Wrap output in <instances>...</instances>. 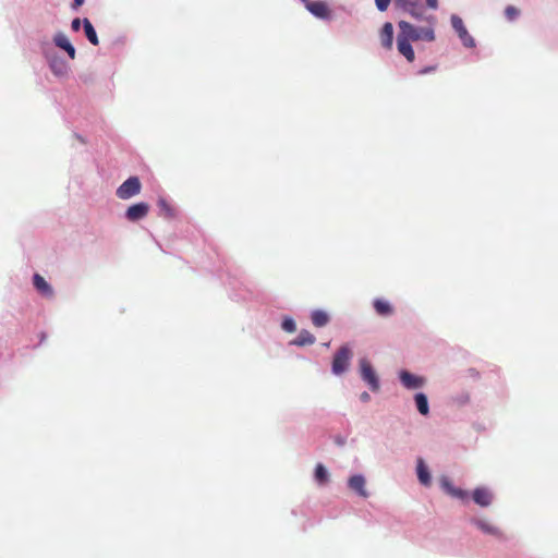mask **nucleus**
<instances>
[{"mask_svg":"<svg viewBox=\"0 0 558 558\" xmlns=\"http://www.w3.org/2000/svg\"><path fill=\"white\" fill-rule=\"evenodd\" d=\"M432 70H434V68H427V69H425V70H422V71H421V73H427V72H429V71H432Z\"/></svg>","mask_w":558,"mask_h":558,"instance_id":"obj_35","label":"nucleus"},{"mask_svg":"<svg viewBox=\"0 0 558 558\" xmlns=\"http://www.w3.org/2000/svg\"><path fill=\"white\" fill-rule=\"evenodd\" d=\"M426 4L430 9H437L438 8V0H425Z\"/></svg>","mask_w":558,"mask_h":558,"instance_id":"obj_31","label":"nucleus"},{"mask_svg":"<svg viewBox=\"0 0 558 558\" xmlns=\"http://www.w3.org/2000/svg\"><path fill=\"white\" fill-rule=\"evenodd\" d=\"M399 377L402 385L408 389L420 388L425 384V379L423 377L413 375L408 371H401Z\"/></svg>","mask_w":558,"mask_h":558,"instance_id":"obj_9","label":"nucleus"},{"mask_svg":"<svg viewBox=\"0 0 558 558\" xmlns=\"http://www.w3.org/2000/svg\"><path fill=\"white\" fill-rule=\"evenodd\" d=\"M519 14H520V11L513 5H508L505 9V15L509 21L515 20L519 16Z\"/></svg>","mask_w":558,"mask_h":558,"instance_id":"obj_27","label":"nucleus"},{"mask_svg":"<svg viewBox=\"0 0 558 558\" xmlns=\"http://www.w3.org/2000/svg\"><path fill=\"white\" fill-rule=\"evenodd\" d=\"M301 1H302L303 3H305V7H306V8H307V5H308L310 3H312V2H313V1H311V0H301Z\"/></svg>","mask_w":558,"mask_h":558,"instance_id":"obj_34","label":"nucleus"},{"mask_svg":"<svg viewBox=\"0 0 558 558\" xmlns=\"http://www.w3.org/2000/svg\"><path fill=\"white\" fill-rule=\"evenodd\" d=\"M373 306L379 316L386 317L393 314L392 305L384 299H376L373 303Z\"/></svg>","mask_w":558,"mask_h":558,"instance_id":"obj_18","label":"nucleus"},{"mask_svg":"<svg viewBox=\"0 0 558 558\" xmlns=\"http://www.w3.org/2000/svg\"><path fill=\"white\" fill-rule=\"evenodd\" d=\"M142 183L137 177H130L116 191L120 199H129L141 193Z\"/></svg>","mask_w":558,"mask_h":558,"instance_id":"obj_3","label":"nucleus"},{"mask_svg":"<svg viewBox=\"0 0 558 558\" xmlns=\"http://www.w3.org/2000/svg\"><path fill=\"white\" fill-rule=\"evenodd\" d=\"M417 477H418V481L421 482V484H423L424 486H429L430 485V474H429V471L427 469V466L425 465L423 459H418L417 460Z\"/></svg>","mask_w":558,"mask_h":558,"instance_id":"obj_19","label":"nucleus"},{"mask_svg":"<svg viewBox=\"0 0 558 558\" xmlns=\"http://www.w3.org/2000/svg\"><path fill=\"white\" fill-rule=\"evenodd\" d=\"M360 371L362 379L369 386L371 390L374 392L378 391L380 388L378 377L366 359L360 361Z\"/></svg>","mask_w":558,"mask_h":558,"instance_id":"obj_4","label":"nucleus"},{"mask_svg":"<svg viewBox=\"0 0 558 558\" xmlns=\"http://www.w3.org/2000/svg\"><path fill=\"white\" fill-rule=\"evenodd\" d=\"M352 355V351L348 345L340 347L332 360V373L336 375L343 374L350 365Z\"/></svg>","mask_w":558,"mask_h":558,"instance_id":"obj_2","label":"nucleus"},{"mask_svg":"<svg viewBox=\"0 0 558 558\" xmlns=\"http://www.w3.org/2000/svg\"><path fill=\"white\" fill-rule=\"evenodd\" d=\"M451 25L453 29L457 32L463 45L468 48H472L475 46L473 37L469 34L466 27L461 17L457 15L451 16Z\"/></svg>","mask_w":558,"mask_h":558,"instance_id":"obj_6","label":"nucleus"},{"mask_svg":"<svg viewBox=\"0 0 558 558\" xmlns=\"http://www.w3.org/2000/svg\"><path fill=\"white\" fill-rule=\"evenodd\" d=\"M312 323L316 327H324L329 322V316L326 312L316 310L311 315Z\"/></svg>","mask_w":558,"mask_h":558,"instance_id":"obj_21","label":"nucleus"},{"mask_svg":"<svg viewBox=\"0 0 558 558\" xmlns=\"http://www.w3.org/2000/svg\"><path fill=\"white\" fill-rule=\"evenodd\" d=\"M380 43L384 48L391 49L393 43V26L390 22L383 25L380 32Z\"/></svg>","mask_w":558,"mask_h":558,"instance_id":"obj_15","label":"nucleus"},{"mask_svg":"<svg viewBox=\"0 0 558 558\" xmlns=\"http://www.w3.org/2000/svg\"><path fill=\"white\" fill-rule=\"evenodd\" d=\"M84 32L90 44L97 46L99 44L96 31L88 19L83 20Z\"/></svg>","mask_w":558,"mask_h":558,"instance_id":"obj_22","label":"nucleus"},{"mask_svg":"<svg viewBox=\"0 0 558 558\" xmlns=\"http://www.w3.org/2000/svg\"><path fill=\"white\" fill-rule=\"evenodd\" d=\"M34 287L40 292L43 295L51 298L53 295V290L50 284L45 280L44 277L36 274L33 278Z\"/></svg>","mask_w":558,"mask_h":558,"instance_id":"obj_16","label":"nucleus"},{"mask_svg":"<svg viewBox=\"0 0 558 558\" xmlns=\"http://www.w3.org/2000/svg\"><path fill=\"white\" fill-rule=\"evenodd\" d=\"M49 66L52 73L57 76H63L68 73L66 64L57 58L49 59Z\"/></svg>","mask_w":558,"mask_h":558,"instance_id":"obj_20","label":"nucleus"},{"mask_svg":"<svg viewBox=\"0 0 558 558\" xmlns=\"http://www.w3.org/2000/svg\"><path fill=\"white\" fill-rule=\"evenodd\" d=\"M85 0H73L72 8L77 9L84 3Z\"/></svg>","mask_w":558,"mask_h":558,"instance_id":"obj_33","label":"nucleus"},{"mask_svg":"<svg viewBox=\"0 0 558 558\" xmlns=\"http://www.w3.org/2000/svg\"><path fill=\"white\" fill-rule=\"evenodd\" d=\"M473 500L481 507H487L492 504L493 495L484 487H478L473 492Z\"/></svg>","mask_w":558,"mask_h":558,"instance_id":"obj_14","label":"nucleus"},{"mask_svg":"<svg viewBox=\"0 0 558 558\" xmlns=\"http://www.w3.org/2000/svg\"><path fill=\"white\" fill-rule=\"evenodd\" d=\"M414 400L416 403L417 411L422 415H427L429 412L427 397L423 392H418L415 395Z\"/></svg>","mask_w":558,"mask_h":558,"instance_id":"obj_23","label":"nucleus"},{"mask_svg":"<svg viewBox=\"0 0 558 558\" xmlns=\"http://www.w3.org/2000/svg\"><path fill=\"white\" fill-rule=\"evenodd\" d=\"M281 327L287 332H294L296 330L295 323L290 317L283 319Z\"/></svg>","mask_w":558,"mask_h":558,"instance_id":"obj_28","label":"nucleus"},{"mask_svg":"<svg viewBox=\"0 0 558 558\" xmlns=\"http://www.w3.org/2000/svg\"><path fill=\"white\" fill-rule=\"evenodd\" d=\"M400 28V33L403 36H407L409 40H425V41H434L435 34L432 27H415L409 22L400 21L398 24Z\"/></svg>","mask_w":558,"mask_h":558,"instance_id":"obj_1","label":"nucleus"},{"mask_svg":"<svg viewBox=\"0 0 558 558\" xmlns=\"http://www.w3.org/2000/svg\"><path fill=\"white\" fill-rule=\"evenodd\" d=\"M149 211V205L141 202L130 206L125 211V218L129 221L135 222L147 216Z\"/></svg>","mask_w":558,"mask_h":558,"instance_id":"obj_7","label":"nucleus"},{"mask_svg":"<svg viewBox=\"0 0 558 558\" xmlns=\"http://www.w3.org/2000/svg\"><path fill=\"white\" fill-rule=\"evenodd\" d=\"M315 341H316L315 336L312 332H310L308 330L303 329L300 331L298 337L291 341V344L296 345V347H304V345H311V344L315 343Z\"/></svg>","mask_w":558,"mask_h":558,"instance_id":"obj_17","label":"nucleus"},{"mask_svg":"<svg viewBox=\"0 0 558 558\" xmlns=\"http://www.w3.org/2000/svg\"><path fill=\"white\" fill-rule=\"evenodd\" d=\"M440 486L448 495H450L453 498L461 500L468 498V493L461 488L454 487L451 481L446 476H442L440 478Z\"/></svg>","mask_w":558,"mask_h":558,"instance_id":"obj_10","label":"nucleus"},{"mask_svg":"<svg viewBox=\"0 0 558 558\" xmlns=\"http://www.w3.org/2000/svg\"><path fill=\"white\" fill-rule=\"evenodd\" d=\"M360 399H361V401H363V402H368V401H369V399H371V396H369V393H368V392L364 391V392H362V393H361Z\"/></svg>","mask_w":558,"mask_h":558,"instance_id":"obj_32","label":"nucleus"},{"mask_svg":"<svg viewBox=\"0 0 558 558\" xmlns=\"http://www.w3.org/2000/svg\"><path fill=\"white\" fill-rule=\"evenodd\" d=\"M349 487L359 494L363 498L368 497V493L365 488V478L363 475L356 474L349 478L348 482Z\"/></svg>","mask_w":558,"mask_h":558,"instance_id":"obj_13","label":"nucleus"},{"mask_svg":"<svg viewBox=\"0 0 558 558\" xmlns=\"http://www.w3.org/2000/svg\"><path fill=\"white\" fill-rule=\"evenodd\" d=\"M158 206L166 218H172L174 216L173 208L167 203L166 199L160 198L158 201Z\"/></svg>","mask_w":558,"mask_h":558,"instance_id":"obj_25","label":"nucleus"},{"mask_svg":"<svg viewBox=\"0 0 558 558\" xmlns=\"http://www.w3.org/2000/svg\"><path fill=\"white\" fill-rule=\"evenodd\" d=\"M306 9L316 17L324 20L330 19V9L326 2L315 1L310 3Z\"/></svg>","mask_w":558,"mask_h":558,"instance_id":"obj_12","label":"nucleus"},{"mask_svg":"<svg viewBox=\"0 0 558 558\" xmlns=\"http://www.w3.org/2000/svg\"><path fill=\"white\" fill-rule=\"evenodd\" d=\"M329 474L322 463H318L315 468V480L318 484L324 485L328 482Z\"/></svg>","mask_w":558,"mask_h":558,"instance_id":"obj_24","label":"nucleus"},{"mask_svg":"<svg viewBox=\"0 0 558 558\" xmlns=\"http://www.w3.org/2000/svg\"><path fill=\"white\" fill-rule=\"evenodd\" d=\"M395 5L404 12H408L416 20L423 17V7L421 0H395Z\"/></svg>","mask_w":558,"mask_h":558,"instance_id":"obj_5","label":"nucleus"},{"mask_svg":"<svg viewBox=\"0 0 558 558\" xmlns=\"http://www.w3.org/2000/svg\"><path fill=\"white\" fill-rule=\"evenodd\" d=\"M397 46H398L399 52L402 56H404L409 62L414 61L415 54H414L413 48L410 44V40H409V38H407V36H403L400 33L398 36V39H397Z\"/></svg>","mask_w":558,"mask_h":558,"instance_id":"obj_11","label":"nucleus"},{"mask_svg":"<svg viewBox=\"0 0 558 558\" xmlns=\"http://www.w3.org/2000/svg\"><path fill=\"white\" fill-rule=\"evenodd\" d=\"M477 526L485 533H488V534H493V535H497L499 533L498 529L488 524V523H485V522H477Z\"/></svg>","mask_w":558,"mask_h":558,"instance_id":"obj_26","label":"nucleus"},{"mask_svg":"<svg viewBox=\"0 0 558 558\" xmlns=\"http://www.w3.org/2000/svg\"><path fill=\"white\" fill-rule=\"evenodd\" d=\"M391 0H375V4L380 12L387 11Z\"/></svg>","mask_w":558,"mask_h":558,"instance_id":"obj_29","label":"nucleus"},{"mask_svg":"<svg viewBox=\"0 0 558 558\" xmlns=\"http://www.w3.org/2000/svg\"><path fill=\"white\" fill-rule=\"evenodd\" d=\"M53 44L58 48L64 50L71 60L75 59V57H76L75 48L71 44L70 39L68 38V36L64 33H62V32L56 33L53 36Z\"/></svg>","mask_w":558,"mask_h":558,"instance_id":"obj_8","label":"nucleus"},{"mask_svg":"<svg viewBox=\"0 0 558 558\" xmlns=\"http://www.w3.org/2000/svg\"><path fill=\"white\" fill-rule=\"evenodd\" d=\"M83 24V21H81L78 17L74 19L71 23V28L74 32H78L81 28V25Z\"/></svg>","mask_w":558,"mask_h":558,"instance_id":"obj_30","label":"nucleus"}]
</instances>
